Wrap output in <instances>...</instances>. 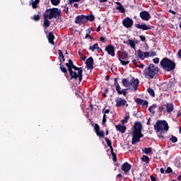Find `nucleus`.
Listing matches in <instances>:
<instances>
[{
	"label": "nucleus",
	"instance_id": "obj_20",
	"mask_svg": "<svg viewBox=\"0 0 181 181\" xmlns=\"http://www.w3.org/2000/svg\"><path fill=\"white\" fill-rule=\"evenodd\" d=\"M164 105L165 106L166 112H168V114H170V112H172L175 108L173 103H167Z\"/></svg>",
	"mask_w": 181,
	"mask_h": 181
},
{
	"label": "nucleus",
	"instance_id": "obj_55",
	"mask_svg": "<svg viewBox=\"0 0 181 181\" xmlns=\"http://www.w3.org/2000/svg\"><path fill=\"white\" fill-rule=\"evenodd\" d=\"M139 37H140V40H141V42H146V37H145V36L140 35Z\"/></svg>",
	"mask_w": 181,
	"mask_h": 181
},
{
	"label": "nucleus",
	"instance_id": "obj_21",
	"mask_svg": "<svg viewBox=\"0 0 181 181\" xmlns=\"http://www.w3.org/2000/svg\"><path fill=\"white\" fill-rule=\"evenodd\" d=\"M69 63H66V66L68 69V71L71 74H73V69H71V67L74 66V64L73 63V61L71 59H69Z\"/></svg>",
	"mask_w": 181,
	"mask_h": 181
},
{
	"label": "nucleus",
	"instance_id": "obj_26",
	"mask_svg": "<svg viewBox=\"0 0 181 181\" xmlns=\"http://www.w3.org/2000/svg\"><path fill=\"white\" fill-rule=\"evenodd\" d=\"M48 42L50 45H54V35H53V33L52 32L48 35Z\"/></svg>",
	"mask_w": 181,
	"mask_h": 181
},
{
	"label": "nucleus",
	"instance_id": "obj_35",
	"mask_svg": "<svg viewBox=\"0 0 181 181\" xmlns=\"http://www.w3.org/2000/svg\"><path fill=\"white\" fill-rule=\"evenodd\" d=\"M147 93H148L151 97H155V90H153L151 88L147 89Z\"/></svg>",
	"mask_w": 181,
	"mask_h": 181
},
{
	"label": "nucleus",
	"instance_id": "obj_2",
	"mask_svg": "<svg viewBox=\"0 0 181 181\" xmlns=\"http://www.w3.org/2000/svg\"><path fill=\"white\" fill-rule=\"evenodd\" d=\"M159 73V67L153 64H151L144 71V76L148 80H152L155 78L156 74Z\"/></svg>",
	"mask_w": 181,
	"mask_h": 181
},
{
	"label": "nucleus",
	"instance_id": "obj_1",
	"mask_svg": "<svg viewBox=\"0 0 181 181\" xmlns=\"http://www.w3.org/2000/svg\"><path fill=\"white\" fill-rule=\"evenodd\" d=\"M141 138H144V135L142 134V124L137 122L134 123L133 127L132 144L136 145L137 142L141 141Z\"/></svg>",
	"mask_w": 181,
	"mask_h": 181
},
{
	"label": "nucleus",
	"instance_id": "obj_52",
	"mask_svg": "<svg viewBox=\"0 0 181 181\" xmlns=\"http://www.w3.org/2000/svg\"><path fill=\"white\" fill-rule=\"evenodd\" d=\"M102 112L104 114V115H105V114H110V110H105V108H104L103 109Z\"/></svg>",
	"mask_w": 181,
	"mask_h": 181
},
{
	"label": "nucleus",
	"instance_id": "obj_58",
	"mask_svg": "<svg viewBox=\"0 0 181 181\" xmlns=\"http://www.w3.org/2000/svg\"><path fill=\"white\" fill-rule=\"evenodd\" d=\"M156 52L153 51L151 52H150V57H152V56H156Z\"/></svg>",
	"mask_w": 181,
	"mask_h": 181
},
{
	"label": "nucleus",
	"instance_id": "obj_53",
	"mask_svg": "<svg viewBox=\"0 0 181 181\" xmlns=\"http://www.w3.org/2000/svg\"><path fill=\"white\" fill-rule=\"evenodd\" d=\"M90 39L92 40H94V37H91V35H90V34H86L85 36V39Z\"/></svg>",
	"mask_w": 181,
	"mask_h": 181
},
{
	"label": "nucleus",
	"instance_id": "obj_50",
	"mask_svg": "<svg viewBox=\"0 0 181 181\" xmlns=\"http://www.w3.org/2000/svg\"><path fill=\"white\" fill-rule=\"evenodd\" d=\"M172 172H173V170L170 167H168L167 169L165 170V173H172Z\"/></svg>",
	"mask_w": 181,
	"mask_h": 181
},
{
	"label": "nucleus",
	"instance_id": "obj_10",
	"mask_svg": "<svg viewBox=\"0 0 181 181\" xmlns=\"http://www.w3.org/2000/svg\"><path fill=\"white\" fill-rule=\"evenodd\" d=\"M105 50L109 56H111L112 57L115 56V47H114V45L111 44L106 45Z\"/></svg>",
	"mask_w": 181,
	"mask_h": 181
},
{
	"label": "nucleus",
	"instance_id": "obj_8",
	"mask_svg": "<svg viewBox=\"0 0 181 181\" xmlns=\"http://www.w3.org/2000/svg\"><path fill=\"white\" fill-rule=\"evenodd\" d=\"M115 103H116V105H115V107L117 108H119L120 107H128V103L127 102V100L125 99H122V98H117L115 99Z\"/></svg>",
	"mask_w": 181,
	"mask_h": 181
},
{
	"label": "nucleus",
	"instance_id": "obj_48",
	"mask_svg": "<svg viewBox=\"0 0 181 181\" xmlns=\"http://www.w3.org/2000/svg\"><path fill=\"white\" fill-rule=\"evenodd\" d=\"M141 105L142 107H146V108H148V105H149V103L148 102V100H144Z\"/></svg>",
	"mask_w": 181,
	"mask_h": 181
},
{
	"label": "nucleus",
	"instance_id": "obj_40",
	"mask_svg": "<svg viewBox=\"0 0 181 181\" xmlns=\"http://www.w3.org/2000/svg\"><path fill=\"white\" fill-rule=\"evenodd\" d=\"M135 103H136L138 105H142V104H144V99L136 98L135 100Z\"/></svg>",
	"mask_w": 181,
	"mask_h": 181
},
{
	"label": "nucleus",
	"instance_id": "obj_32",
	"mask_svg": "<svg viewBox=\"0 0 181 181\" xmlns=\"http://www.w3.org/2000/svg\"><path fill=\"white\" fill-rule=\"evenodd\" d=\"M114 86H115L116 91L121 87V86H119V83H118V78H114Z\"/></svg>",
	"mask_w": 181,
	"mask_h": 181
},
{
	"label": "nucleus",
	"instance_id": "obj_14",
	"mask_svg": "<svg viewBox=\"0 0 181 181\" xmlns=\"http://www.w3.org/2000/svg\"><path fill=\"white\" fill-rule=\"evenodd\" d=\"M75 23H76V25H84V23H86L84 15L77 16L75 18Z\"/></svg>",
	"mask_w": 181,
	"mask_h": 181
},
{
	"label": "nucleus",
	"instance_id": "obj_57",
	"mask_svg": "<svg viewBox=\"0 0 181 181\" xmlns=\"http://www.w3.org/2000/svg\"><path fill=\"white\" fill-rule=\"evenodd\" d=\"M163 110H165V107L163 106H159L158 107L159 112H163Z\"/></svg>",
	"mask_w": 181,
	"mask_h": 181
},
{
	"label": "nucleus",
	"instance_id": "obj_36",
	"mask_svg": "<svg viewBox=\"0 0 181 181\" xmlns=\"http://www.w3.org/2000/svg\"><path fill=\"white\" fill-rule=\"evenodd\" d=\"M141 160L143 162H146V163H149L151 160L149 159V157H148L147 156H143V157L141 158Z\"/></svg>",
	"mask_w": 181,
	"mask_h": 181
},
{
	"label": "nucleus",
	"instance_id": "obj_59",
	"mask_svg": "<svg viewBox=\"0 0 181 181\" xmlns=\"http://www.w3.org/2000/svg\"><path fill=\"white\" fill-rule=\"evenodd\" d=\"M81 0H69V4H73V2H80Z\"/></svg>",
	"mask_w": 181,
	"mask_h": 181
},
{
	"label": "nucleus",
	"instance_id": "obj_11",
	"mask_svg": "<svg viewBox=\"0 0 181 181\" xmlns=\"http://www.w3.org/2000/svg\"><path fill=\"white\" fill-rule=\"evenodd\" d=\"M135 28H136L137 29H141V30H151V29H152V25H146L145 23H137L135 24Z\"/></svg>",
	"mask_w": 181,
	"mask_h": 181
},
{
	"label": "nucleus",
	"instance_id": "obj_34",
	"mask_svg": "<svg viewBox=\"0 0 181 181\" xmlns=\"http://www.w3.org/2000/svg\"><path fill=\"white\" fill-rule=\"evenodd\" d=\"M98 47V43H95L93 45L90 46L89 50H91V52H94L96 49Z\"/></svg>",
	"mask_w": 181,
	"mask_h": 181
},
{
	"label": "nucleus",
	"instance_id": "obj_41",
	"mask_svg": "<svg viewBox=\"0 0 181 181\" xmlns=\"http://www.w3.org/2000/svg\"><path fill=\"white\" fill-rule=\"evenodd\" d=\"M33 21H35V22H37L38 21H40V16L37 14H35L33 16Z\"/></svg>",
	"mask_w": 181,
	"mask_h": 181
},
{
	"label": "nucleus",
	"instance_id": "obj_13",
	"mask_svg": "<svg viewBox=\"0 0 181 181\" xmlns=\"http://www.w3.org/2000/svg\"><path fill=\"white\" fill-rule=\"evenodd\" d=\"M139 15H140L141 19H142V21H145L146 22H148V21H149V19H151V18L149 12H148L146 11L140 12Z\"/></svg>",
	"mask_w": 181,
	"mask_h": 181
},
{
	"label": "nucleus",
	"instance_id": "obj_18",
	"mask_svg": "<svg viewBox=\"0 0 181 181\" xmlns=\"http://www.w3.org/2000/svg\"><path fill=\"white\" fill-rule=\"evenodd\" d=\"M59 69L62 71V73L64 74V76L67 80L70 78V76H69V73H67V69L64 68V65H63V62H61V64H59Z\"/></svg>",
	"mask_w": 181,
	"mask_h": 181
},
{
	"label": "nucleus",
	"instance_id": "obj_61",
	"mask_svg": "<svg viewBox=\"0 0 181 181\" xmlns=\"http://www.w3.org/2000/svg\"><path fill=\"white\" fill-rule=\"evenodd\" d=\"M150 177L151 181H156V177L155 176L151 175Z\"/></svg>",
	"mask_w": 181,
	"mask_h": 181
},
{
	"label": "nucleus",
	"instance_id": "obj_12",
	"mask_svg": "<svg viewBox=\"0 0 181 181\" xmlns=\"http://www.w3.org/2000/svg\"><path fill=\"white\" fill-rule=\"evenodd\" d=\"M86 64L88 70H93L94 69V59L93 57H90L86 59Z\"/></svg>",
	"mask_w": 181,
	"mask_h": 181
},
{
	"label": "nucleus",
	"instance_id": "obj_62",
	"mask_svg": "<svg viewBox=\"0 0 181 181\" xmlns=\"http://www.w3.org/2000/svg\"><path fill=\"white\" fill-rule=\"evenodd\" d=\"M100 42H103V43H105V37H100Z\"/></svg>",
	"mask_w": 181,
	"mask_h": 181
},
{
	"label": "nucleus",
	"instance_id": "obj_31",
	"mask_svg": "<svg viewBox=\"0 0 181 181\" xmlns=\"http://www.w3.org/2000/svg\"><path fill=\"white\" fill-rule=\"evenodd\" d=\"M95 134L98 136H99V138H104V139H105V138H106L105 135L104 134V131H103V130H101V131L99 130V131L96 132Z\"/></svg>",
	"mask_w": 181,
	"mask_h": 181
},
{
	"label": "nucleus",
	"instance_id": "obj_22",
	"mask_svg": "<svg viewBox=\"0 0 181 181\" xmlns=\"http://www.w3.org/2000/svg\"><path fill=\"white\" fill-rule=\"evenodd\" d=\"M115 4L117 5V6L116 7L117 11H119L120 13H125V8L124 7V6H122V4H121V3L117 1L115 2Z\"/></svg>",
	"mask_w": 181,
	"mask_h": 181
},
{
	"label": "nucleus",
	"instance_id": "obj_42",
	"mask_svg": "<svg viewBox=\"0 0 181 181\" xmlns=\"http://www.w3.org/2000/svg\"><path fill=\"white\" fill-rule=\"evenodd\" d=\"M144 153L149 154L152 152V148H144Z\"/></svg>",
	"mask_w": 181,
	"mask_h": 181
},
{
	"label": "nucleus",
	"instance_id": "obj_63",
	"mask_svg": "<svg viewBox=\"0 0 181 181\" xmlns=\"http://www.w3.org/2000/svg\"><path fill=\"white\" fill-rule=\"evenodd\" d=\"M96 49L98 50V53H103V49H101V47H98V48Z\"/></svg>",
	"mask_w": 181,
	"mask_h": 181
},
{
	"label": "nucleus",
	"instance_id": "obj_27",
	"mask_svg": "<svg viewBox=\"0 0 181 181\" xmlns=\"http://www.w3.org/2000/svg\"><path fill=\"white\" fill-rule=\"evenodd\" d=\"M124 43L126 45H129L132 49L135 50V41L132 40H128L127 41H124Z\"/></svg>",
	"mask_w": 181,
	"mask_h": 181
},
{
	"label": "nucleus",
	"instance_id": "obj_17",
	"mask_svg": "<svg viewBox=\"0 0 181 181\" xmlns=\"http://www.w3.org/2000/svg\"><path fill=\"white\" fill-rule=\"evenodd\" d=\"M42 16L44 18L43 28L46 30L50 27V22L49 21V19L50 18L48 16H47L45 13H43Z\"/></svg>",
	"mask_w": 181,
	"mask_h": 181
},
{
	"label": "nucleus",
	"instance_id": "obj_3",
	"mask_svg": "<svg viewBox=\"0 0 181 181\" xmlns=\"http://www.w3.org/2000/svg\"><path fill=\"white\" fill-rule=\"evenodd\" d=\"M160 65L165 71H173L176 69V63L168 57L163 58L160 62Z\"/></svg>",
	"mask_w": 181,
	"mask_h": 181
},
{
	"label": "nucleus",
	"instance_id": "obj_4",
	"mask_svg": "<svg viewBox=\"0 0 181 181\" xmlns=\"http://www.w3.org/2000/svg\"><path fill=\"white\" fill-rule=\"evenodd\" d=\"M154 129L158 132H168L169 131V124L166 120L158 119L154 124Z\"/></svg>",
	"mask_w": 181,
	"mask_h": 181
},
{
	"label": "nucleus",
	"instance_id": "obj_24",
	"mask_svg": "<svg viewBox=\"0 0 181 181\" xmlns=\"http://www.w3.org/2000/svg\"><path fill=\"white\" fill-rule=\"evenodd\" d=\"M84 18H85L86 23H87L88 22H94V21L95 20V17L93 14L89 15V16L84 15Z\"/></svg>",
	"mask_w": 181,
	"mask_h": 181
},
{
	"label": "nucleus",
	"instance_id": "obj_37",
	"mask_svg": "<svg viewBox=\"0 0 181 181\" xmlns=\"http://www.w3.org/2000/svg\"><path fill=\"white\" fill-rule=\"evenodd\" d=\"M137 54L139 59L144 60V52L141 49L137 50Z\"/></svg>",
	"mask_w": 181,
	"mask_h": 181
},
{
	"label": "nucleus",
	"instance_id": "obj_38",
	"mask_svg": "<svg viewBox=\"0 0 181 181\" xmlns=\"http://www.w3.org/2000/svg\"><path fill=\"white\" fill-rule=\"evenodd\" d=\"M111 155L112 156L113 162H117V153H114V150H111Z\"/></svg>",
	"mask_w": 181,
	"mask_h": 181
},
{
	"label": "nucleus",
	"instance_id": "obj_5",
	"mask_svg": "<svg viewBox=\"0 0 181 181\" xmlns=\"http://www.w3.org/2000/svg\"><path fill=\"white\" fill-rule=\"evenodd\" d=\"M49 19H62V10L59 8H48L44 13Z\"/></svg>",
	"mask_w": 181,
	"mask_h": 181
},
{
	"label": "nucleus",
	"instance_id": "obj_44",
	"mask_svg": "<svg viewBox=\"0 0 181 181\" xmlns=\"http://www.w3.org/2000/svg\"><path fill=\"white\" fill-rule=\"evenodd\" d=\"M163 134H165V132H158L157 136L159 139H165V136H163Z\"/></svg>",
	"mask_w": 181,
	"mask_h": 181
},
{
	"label": "nucleus",
	"instance_id": "obj_49",
	"mask_svg": "<svg viewBox=\"0 0 181 181\" xmlns=\"http://www.w3.org/2000/svg\"><path fill=\"white\" fill-rule=\"evenodd\" d=\"M150 55V52H146L143 54V60L144 59H146V57H149Z\"/></svg>",
	"mask_w": 181,
	"mask_h": 181
},
{
	"label": "nucleus",
	"instance_id": "obj_56",
	"mask_svg": "<svg viewBox=\"0 0 181 181\" xmlns=\"http://www.w3.org/2000/svg\"><path fill=\"white\" fill-rule=\"evenodd\" d=\"M117 181H121V180H122V175L118 174V175H117Z\"/></svg>",
	"mask_w": 181,
	"mask_h": 181
},
{
	"label": "nucleus",
	"instance_id": "obj_28",
	"mask_svg": "<svg viewBox=\"0 0 181 181\" xmlns=\"http://www.w3.org/2000/svg\"><path fill=\"white\" fill-rule=\"evenodd\" d=\"M124 43L126 45H129L132 49L135 50V41L132 40H128L127 41H124Z\"/></svg>",
	"mask_w": 181,
	"mask_h": 181
},
{
	"label": "nucleus",
	"instance_id": "obj_33",
	"mask_svg": "<svg viewBox=\"0 0 181 181\" xmlns=\"http://www.w3.org/2000/svg\"><path fill=\"white\" fill-rule=\"evenodd\" d=\"M156 108V104H153V105L150 106L148 107L149 112H151V114H155Z\"/></svg>",
	"mask_w": 181,
	"mask_h": 181
},
{
	"label": "nucleus",
	"instance_id": "obj_30",
	"mask_svg": "<svg viewBox=\"0 0 181 181\" xmlns=\"http://www.w3.org/2000/svg\"><path fill=\"white\" fill-rule=\"evenodd\" d=\"M37 5H39V3L37 1H35L33 0H31L30 2H29V6H32V8L33 9H36L37 8Z\"/></svg>",
	"mask_w": 181,
	"mask_h": 181
},
{
	"label": "nucleus",
	"instance_id": "obj_64",
	"mask_svg": "<svg viewBox=\"0 0 181 181\" xmlns=\"http://www.w3.org/2000/svg\"><path fill=\"white\" fill-rule=\"evenodd\" d=\"M64 11L66 12V13H69V7L65 6Z\"/></svg>",
	"mask_w": 181,
	"mask_h": 181
},
{
	"label": "nucleus",
	"instance_id": "obj_29",
	"mask_svg": "<svg viewBox=\"0 0 181 181\" xmlns=\"http://www.w3.org/2000/svg\"><path fill=\"white\" fill-rule=\"evenodd\" d=\"M105 141L107 146L110 148V151H113L114 148H112V143L111 142L110 139L106 137V138H105Z\"/></svg>",
	"mask_w": 181,
	"mask_h": 181
},
{
	"label": "nucleus",
	"instance_id": "obj_19",
	"mask_svg": "<svg viewBox=\"0 0 181 181\" xmlns=\"http://www.w3.org/2000/svg\"><path fill=\"white\" fill-rule=\"evenodd\" d=\"M128 90H129V88L121 89V87H120L116 91L119 95H124V97H127V94H128V92H127Z\"/></svg>",
	"mask_w": 181,
	"mask_h": 181
},
{
	"label": "nucleus",
	"instance_id": "obj_51",
	"mask_svg": "<svg viewBox=\"0 0 181 181\" xmlns=\"http://www.w3.org/2000/svg\"><path fill=\"white\" fill-rule=\"evenodd\" d=\"M105 122H107V115H103L102 124H105Z\"/></svg>",
	"mask_w": 181,
	"mask_h": 181
},
{
	"label": "nucleus",
	"instance_id": "obj_46",
	"mask_svg": "<svg viewBox=\"0 0 181 181\" xmlns=\"http://www.w3.org/2000/svg\"><path fill=\"white\" fill-rule=\"evenodd\" d=\"M122 66H127L129 64V61H123L122 59L119 60Z\"/></svg>",
	"mask_w": 181,
	"mask_h": 181
},
{
	"label": "nucleus",
	"instance_id": "obj_6",
	"mask_svg": "<svg viewBox=\"0 0 181 181\" xmlns=\"http://www.w3.org/2000/svg\"><path fill=\"white\" fill-rule=\"evenodd\" d=\"M73 69H74L75 71H74ZM71 70H72V74H71L69 73V76H70V80H79V83H81V81H83V68L81 67H77L76 66V65H74L71 67Z\"/></svg>",
	"mask_w": 181,
	"mask_h": 181
},
{
	"label": "nucleus",
	"instance_id": "obj_60",
	"mask_svg": "<svg viewBox=\"0 0 181 181\" xmlns=\"http://www.w3.org/2000/svg\"><path fill=\"white\" fill-rule=\"evenodd\" d=\"M136 67H139V69H144V67H145V65L144 64H140V65L136 64Z\"/></svg>",
	"mask_w": 181,
	"mask_h": 181
},
{
	"label": "nucleus",
	"instance_id": "obj_47",
	"mask_svg": "<svg viewBox=\"0 0 181 181\" xmlns=\"http://www.w3.org/2000/svg\"><path fill=\"white\" fill-rule=\"evenodd\" d=\"M94 131L95 133L98 132V131H100V126L97 123H95Z\"/></svg>",
	"mask_w": 181,
	"mask_h": 181
},
{
	"label": "nucleus",
	"instance_id": "obj_9",
	"mask_svg": "<svg viewBox=\"0 0 181 181\" xmlns=\"http://www.w3.org/2000/svg\"><path fill=\"white\" fill-rule=\"evenodd\" d=\"M122 25L127 29H131L134 25V20L129 17H127L122 21Z\"/></svg>",
	"mask_w": 181,
	"mask_h": 181
},
{
	"label": "nucleus",
	"instance_id": "obj_25",
	"mask_svg": "<svg viewBox=\"0 0 181 181\" xmlns=\"http://www.w3.org/2000/svg\"><path fill=\"white\" fill-rule=\"evenodd\" d=\"M58 54H59V63L62 64L64 63V62L66 61V59H64V55L63 54V52L61 49L58 50Z\"/></svg>",
	"mask_w": 181,
	"mask_h": 181
},
{
	"label": "nucleus",
	"instance_id": "obj_7",
	"mask_svg": "<svg viewBox=\"0 0 181 181\" xmlns=\"http://www.w3.org/2000/svg\"><path fill=\"white\" fill-rule=\"evenodd\" d=\"M122 83L123 87H129L132 86L133 87V90L136 91L138 90V86L139 85V80L135 79V78H132V80L129 81L128 78H123L122 80Z\"/></svg>",
	"mask_w": 181,
	"mask_h": 181
},
{
	"label": "nucleus",
	"instance_id": "obj_15",
	"mask_svg": "<svg viewBox=\"0 0 181 181\" xmlns=\"http://www.w3.org/2000/svg\"><path fill=\"white\" fill-rule=\"evenodd\" d=\"M131 168H132V165L129 164L128 162H126L122 165L121 169L124 173V175H128V172L131 170Z\"/></svg>",
	"mask_w": 181,
	"mask_h": 181
},
{
	"label": "nucleus",
	"instance_id": "obj_39",
	"mask_svg": "<svg viewBox=\"0 0 181 181\" xmlns=\"http://www.w3.org/2000/svg\"><path fill=\"white\" fill-rule=\"evenodd\" d=\"M51 4L54 6H57L60 4V0H51Z\"/></svg>",
	"mask_w": 181,
	"mask_h": 181
},
{
	"label": "nucleus",
	"instance_id": "obj_43",
	"mask_svg": "<svg viewBox=\"0 0 181 181\" xmlns=\"http://www.w3.org/2000/svg\"><path fill=\"white\" fill-rule=\"evenodd\" d=\"M128 119H129V115L124 116V119L122 120V124H127Z\"/></svg>",
	"mask_w": 181,
	"mask_h": 181
},
{
	"label": "nucleus",
	"instance_id": "obj_54",
	"mask_svg": "<svg viewBox=\"0 0 181 181\" xmlns=\"http://www.w3.org/2000/svg\"><path fill=\"white\" fill-rule=\"evenodd\" d=\"M153 63H155L156 64H159V58H158V57L154 58V59H153Z\"/></svg>",
	"mask_w": 181,
	"mask_h": 181
},
{
	"label": "nucleus",
	"instance_id": "obj_45",
	"mask_svg": "<svg viewBox=\"0 0 181 181\" xmlns=\"http://www.w3.org/2000/svg\"><path fill=\"white\" fill-rule=\"evenodd\" d=\"M170 141L173 142V144H176V142H177V137L173 136L171 138H170Z\"/></svg>",
	"mask_w": 181,
	"mask_h": 181
},
{
	"label": "nucleus",
	"instance_id": "obj_16",
	"mask_svg": "<svg viewBox=\"0 0 181 181\" xmlns=\"http://www.w3.org/2000/svg\"><path fill=\"white\" fill-rule=\"evenodd\" d=\"M117 55H118V60H125L127 57H128V54L127 52L124 51V49L119 50L117 52Z\"/></svg>",
	"mask_w": 181,
	"mask_h": 181
},
{
	"label": "nucleus",
	"instance_id": "obj_23",
	"mask_svg": "<svg viewBox=\"0 0 181 181\" xmlns=\"http://www.w3.org/2000/svg\"><path fill=\"white\" fill-rule=\"evenodd\" d=\"M115 128L117 131H119V132H121L122 134H125V131H127V127L121 124L115 125Z\"/></svg>",
	"mask_w": 181,
	"mask_h": 181
}]
</instances>
